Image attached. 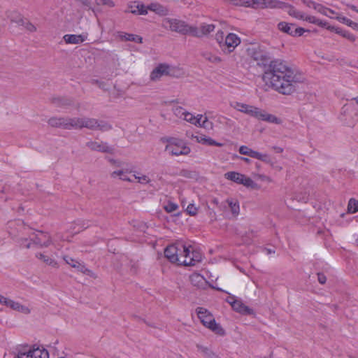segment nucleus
<instances>
[{
	"label": "nucleus",
	"mask_w": 358,
	"mask_h": 358,
	"mask_svg": "<svg viewBox=\"0 0 358 358\" xmlns=\"http://www.w3.org/2000/svg\"><path fill=\"white\" fill-rule=\"evenodd\" d=\"M248 52L257 65L266 66L268 64L263 75V80L278 93L290 95L296 90V85L303 81L301 74L286 61H270L268 53L259 48L249 49Z\"/></svg>",
	"instance_id": "1"
},
{
	"label": "nucleus",
	"mask_w": 358,
	"mask_h": 358,
	"mask_svg": "<svg viewBox=\"0 0 358 358\" xmlns=\"http://www.w3.org/2000/svg\"><path fill=\"white\" fill-rule=\"evenodd\" d=\"M189 248L182 243H176L168 245L165 248L164 256L172 263H177L179 265L184 266H194V261H198V259H194V257H192L189 259H185L182 260L179 258L178 252H182L183 255L186 256L190 253Z\"/></svg>",
	"instance_id": "2"
},
{
	"label": "nucleus",
	"mask_w": 358,
	"mask_h": 358,
	"mask_svg": "<svg viewBox=\"0 0 358 358\" xmlns=\"http://www.w3.org/2000/svg\"><path fill=\"white\" fill-rule=\"evenodd\" d=\"M198 317L201 322L207 328L210 329L214 333L223 336L225 334L224 330L220 324L216 323L212 314L206 308L198 307L196 310Z\"/></svg>",
	"instance_id": "3"
},
{
	"label": "nucleus",
	"mask_w": 358,
	"mask_h": 358,
	"mask_svg": "<svg viewBox=\"0 0 358 358\" xmlns=\"http://www.w3.org/2000/svg\"><path fill=\"white\" fill-rule=\"evenodd\" d=\"M17 353L15 358H49V353L47 350L34 345L27 349V347L17 350Z\"/></svg>",
	"instance_id": "4"
},
{
	"label": "nucleus",
	"mask_w": 358,
	"mask_h": 358,
	"mask_svg": "<svg viewBox=\"0 0 358 358\" xmlns=\"http://www.w3.org/2000/svg\"><path fill=\"white\" fill-rule=\"evenodd\" d=\"M169 144L165 148V151L169 152L171 155H187L191 150L185 143L179 139L169 138Z\"/></svg>",
	"instance_id": "5"
},
{
	"label": "nucleus",
	"mask_w": 358,
	"mask_h": 358,
	"mask_svg": "<svg viewBox=\"0 0 358 358\" xmlns=\"http://www.w3.org/2000/svg\"><path fill=\"white\" fill-rule=\"evenodd\" d=\"M87 128L91 130L107 131L112 129V125L103 120L87 117H81V129Z\"/></svg>",
	"instance_id": "6"
},
{
	"label": "nucleus",
	"mask_w": 358,
	"mask_h": 358,
	"mask_svg": "<svg viewBox=\"0 0 358 358\" xmlns=\"http://www.w3.org/2000/svg\"><path fill=\"white\" fill-rule=\"evenodd\" d=\"M164 26L165 27L169 26V29L172 31H175L182 35H191L192 26L187 24L185 21L178 19L166 18L164 20Z\"/></svg>",
	"instance_id": "7"
},
{
	"label": "nucleus",
	"mask_w": 358,
	"mask_h": 358,
	"mask_svg": "<svg viewBox=\"0 0 358 358\" xmlns=\"http://www.w3.org/2000/svg\"><path fill=\"white\" fill-rule=\"evenodd\" d=\"M238 152L241 155L249 156L250 157L259 159L266 164H273L272 159L268 154L260 153L249 148L246 145H241L238 149Z\"/></svg>",
	"instance_id": "8"
},
{
	"label": "nucleus",
	"mask_w": 358,
	"mask_h": 358,
	"mask_svg": "<svg viewBox=\"0 0 358 358\" xmlns=\"http://www.w3.org/2000/svg\"><path fill=\"white\" fill-rule=\"evenodd\" d=\"M215 26L213 24L201 23L199 27L192 26L191 36L202 38L214 31Z\"/></svg>",
	"instance_id": "9"
},
{
	"label": "nucleus",
	"mask_w": 358,
	"mask_h": 358,
	"mask_svg": "<svg viewBox=\"0 0 358 358\" xmlns=\"http://www.w3.org/2000/svg\"><path fill=\"white\" fill-rule=\"evenodd\" d=\"M0 303L14 310H17L18 312L29 314L30 313V310L28 307L20 304L18 302H15L8 298L5 296H1L0 298Z\"/></svg>",
	"instance_id": "10"
},
{
	"label": "nucleus",
	"mask_w": 358,
	"mask_h": 358,
	"mask_svg": "<svg viewBox=\"0 0 358 358\" xmlns=\"http://www.w3.org/2000/svg\"><path fill=\"white\" fill-rule=\"evenodd\" d=\"M240 38L238 37L236 34L230 33L226 36L224 39L222 50L226 52V49H227V52L231 53L234 51L235 48L240 44Z\"/></svg>",
	"instance_id": "11"
},
{
	"label": "nucleus",
	"mask_w": 358,
	"mask_h": 358,
	"mask_svg": "<svg viewBox=\"0 0 358 358\" xmlns=\"http://www.w3.org/2000/svg\"><path fill=\"white\" fill-rule=\"evenodd\" d=\"M86 146L93 151H98L104 153H110L113 154L114 152V148L106 142H96V141H88L86 143Z\"/></svg>",
	"instance_id": "12"
},
{
	"label": "nucleus",
	"mask_w": 358,
	"mask_h": 358,
	"mask_svg": "<svg viewBox=\"0 0 358 358\" xmlns=\"http://www.w3.org/2000/svg\"><path fill=\"white\" fill-rule=\"evenodd\" d=\"M33 243L40 247H48L51 243V237L48 233L38 231V234L31 239Z\"/></svg>",
	"instance_id": "13"
},
{
	"label": "nucleus",
	"mask_w": 358,
	"mask_h": 358,
	"mask_svg": "<svg viewBox=\"0 0 358 358\" xmlns=\"http://www.w3.org/2000/svg\"><path fill=\"white\" fill-rule=\"evenodd\" d=\"M50 102L56 107L67 108L73 105L74 101L67 96H55L51 98Z\"/></svg>",
	"instance_id": "14"
},
{
	"label": "nucleus",
	"mask_w": 358,
	"mask_h": 358,
	"mask_svg": "<svg viewBox=\"0 0 358 358\" xmlns=\"http://www.w3.org/2000/svg\"><path fill=\"white\" fill-rule=\"evenodd\" d=\"M170 66L166 64H159L150 74V78L152 80H157L160 78L162 76H167L170 74L169 72Z\"/></svg>",
	"instance_id": "15"
},
{
	"label": "nucleus",
	"mask_w": 358,
	"mask_h": 358,
	"mask_svg": "<svg viewBox=\"0 0 358 358\" xmlns=\"http://www.w3.org/2000/svg\"><path fill=\"white\" fill-rule=\"evenodd\" d=\"M234 108L238 111L250 115L254 117H256L259 110V108L239 102H236Z\"/></svg>",
	"instance_id": "16"
},
{
	"label": "nucleus",
	"mask_w": 358,
	"mask_h": 358,
	"mask_svg": "<svg viewBox=\"0 0 358 358\" xmlns=\"http://www.w3.org/2000/svg\"><path fill=\"white\" fill-rule=\"evenodd\" d=\"M234 303L231 306L234 310L245 315H251L254 314V310L245 306L241 300L237 299L233 301Z\"/></svg>",
	"instance_id": "17"
},
{
	"label": "nucleus",
	"mask_w": 358,
	"mask_h": 358,
	"mask_svg": "<svg viewBox=\"0 0 358 358\" xmlns=\"http://www.w3.org/2000/svg\"><path fill=\"white\" fill-rule=\"evenodd\" d=\"M129 12L136 15H146L148 8L145 5L138 1H134L129 5Z\"/></svg>",
	"instance_id": "18"
},
{
	"label": "nucleus",
	"mask_w": 358,
	"mask_h": 358,
	"mask_svg": "<svg viewBox=\"0 0 358 358\" xmlns=\"http://www.w3.org/2000/svg\"><path fill=\"white\" fill-rule=\"evenodd\" d=\"M63 38L66 43L80 44L86 40L87 36L83 34H66Z\"/></svg>",
	"instance_id": "19"
},
{
	"label": "nucleus",
	"mask_w": 358,
	"mask_h": 358,
	"mask_svg": "<svg viewBox=\"0 0 358 358\" xmlns=\"http://www.w3.org/2000/svg\"><path fill=\"white\" fill-rule=\"evenodd\" d=\"M256 118L258 120L266 121L268 122L278 124L279 120L277 117L273 115L266 113L264 110L259 108Z\"/></svg>",
	"instance_id": "20"
},
{
	"label": "nucleus",
	"mask_w": 358,
	"mask_h": 358,
	"mask_svg": "<svg viewBox=\"0 0 358 358\" xmlns=\"http://www.w3.org/2000/svg\"><path fill=\"white\" fill-rule=\"evenodd\" d=\"M66 129H81V117H66Z\"/></svg>",
	"instance_id": "21"
},
{
	"label": "nucleus",
	"mask_w": 358,
	"mask_h": 358,
	"mask_svg": "<svg viewBox=\"0 0 358 358\" xmlns=\"http://www.w3.org/2000/svg\"><path fill=\"white\" fill-rule=\"evenodd\" d=\"M66 117H52L48 120V123L52 127L66 129Z\"/></svg>",
	"instance_id": "22"
},
{
	"label": "nucleus",
	"mask_w": 358,
	"mask_h": 358,
	"mask_svg": "<svg viewBox=\"0 0 358 358\" xmlns=\"http://www.w3.org/2000/svg\"><path fill=\"white\" fill-rule=\"evenodd\" d=\"M327 29L331 31H334L337 34L342 36L343 37L348 39L351 42H354L356 40V37L353 34H352L348 31L343 30L339 27H336L334 26H328Z\"/></svg>",
	"instance_id": "23"
},
{
	"label": "nucleus",
	"mask_w": 358,
	"mask_h": 358,
	"mask_svg": "<svg viewBox=\"0 0 358 358\" xmlns=\"http://www.w3.org/2000/svg\"><path fill=\"white\" fill-rule=\"evenodd\" d=\"M189 280L192 285L199 288L203 287L206 284L205 278L201 275L196 273L189 276Z\"/></svg>",
	"instance_id": "24"
},
{
	"label": "nucleus",
	"mask_w": 358,
	"mask_h": 358,
	"mask_svg": "<svg viewBox=\"0 0 358 358\" xmlns=\"http://www.w3.org/2000/svg\"><path fill=\"white\" fill-rule=\"evenodd\" d=\"M226 179L231 180L237 184H241L244 175L235 171H229L224 174Z\"/></svg>",
	"instance_id": "25"
},
{
	"label": "nucleus",
	"mask_w": 358,
	"mask_h": 358,
	"mask_svg": "<svg viewBox=\"0 0 358 358\" xmlns=\"http://www.w3.org/2000/svg\"><path fill=\"white\" fill-rule=\"evenodd\" d=\"M285 2L278 0H264V8H284Z\"/></svg>",
	"instance_id": "26"
},
{
	"label": "nucleus",
	"mask_w": 358,
	"mask_h": 358,
	"mask_svg": "<svg viewBox=\"0 0 358 358\" xmlns=\"http://www.w3.org/2000/svg\"><path fill=\"white\" fill-rule=\"evenodd\" d=\"M286 6L283 8L287 10V13L296 19L302 20L304 18V13L295 9L294 6L285 3Z\"/></svg>",
	"instance_id": "27"
},
{
	"label": "nucleus",
	"mask_w": 358,
	"mask_h": 358,
	"mask_svg": "<svg viewBox=\"0 0 358 358\" xmlns=\"http://www.w3.org/2000/svg\"><path fill=\"white\" fill-rule=\"evenodd\" d=\"M120 37L122 40L125 41H133L138 43H143V38L136 34L122 33L120 35Z\"/></svg>",
	"instance_id": "28"
},
{
	"label": "nucleus",
	"mask_w": 358,
	"mask_h": 358,
	"mask_svg": "<svg viewBox=\"0 0 358 358\" xmlns=\"http://www.w3.org/2000/svg\"><path fill=\"white\" fill-rule=\"evenodd\" d=\"M148 10H150L152 11L155 12L156 13L160 15H166L167 14L168 10L164 6L159 4V3H151L147 7Z\"/></svg>",
	"instance_id": "29"
},
{
	"label": "nucleus",
	"mask_w": 358,
	"mask_h": 358,
	"mask_svg": "<svg viewBox=\"0 0 358 358\" xmlns=\"http://www.w3.org/2000/svg\"><path fill=\"white\" fill-rule=\"evenodd\" d=\"M294 26V24H289L285 22H280L278 24V29L289 35H290V33H293Z\"/></svg>",
	"instance_id": "30"
},
{
	"label": "nucleus",
	"mask_w": 358,
	"mask_h": 358,
	"mask_svg": "<svg viewBox=\"0 0 358 358\" xmlns=\"http://www.w3.org/2000/svg\"><path fill=\"white\" fill-rule=\"evenodd\" d=\"M197 141L200 143L208 145H214L217 147H222L223 145L222 143H218L215 140L212 139L211 138H208L206 136H200L199 138H197Z\"/></svg>",
	"instance_id": "31"
},
{
	"label": "nucleus",
	"mask_w": 358,
	"mask_h": 358,
	"mask_svg": "<svg viewBox=\"0 0 358 358\" xmlns=\"http://www.w3.org/2000/svg\"><path fill=\"white\" fill-rule=\"evenodd\" d=\"M196 348L200 352H201L203 354V355H205L208 358H219V357L214 352H213L210 349H209L207 347H204L201 345H197Z\"/></svg>",
	"instance_id": "32"
},
{
	"label": "nucleus",
	"mask_w": 358,
	"mask_h": 358,
	"mask_svg": "<svg viewBox=\"0 0 358 358\" xmlns=\"http://www.w3.org/2000/svg\"><path fill=\"white\" fill-rule=\"evenodd\" d=\"M179 175L186 178L189 179H197L199 177V174L196 171L189 170V169H182L180 170Z\"/></svg>",
	"instance_id": "33"
},
{
	"label": "nucleus",
	"mask_w": 358,
	"mask_h": 358,
	"mask_svg": "<svg viewBox=\"0 0 358 358\" xmlns=\"http://www.w3.org/2000/svg\"><path fill=\"white\" fill-rule=\"evenodd\" d=\"M226 202L228 203L229 207L232 213V214L235 216H237L239 214V203L238 201H234V199H227Z\"/></svg>",
	"instance_id": "34"
},
{
	"label": "nucleus",
	"mask_w": 358,
	"mask_h": 358,
	"mask_svg": "<svg viewBox=\"0 0 358 358\" xmlns=\"http://www.w3.org/2000/svg\"><path fill=\"white\" fill-rule=\"evenodd\" d=\"M36 257L43 262H44L46 264L52 266L53 267H57V263L54 259H51L48 256H46L42 253L36 254Z\"/></svg>",
	"instance_id": "35"
},
{
	"label": "nucleus",
	"mask_w": 358,
	"mask_h": 358,
	"mask_svg": "<svg viewBox=\"0 0 358 358\" xmlns=\"http://www.w3.org/2000/svg\"><path fill=\"white\" fill-rule=\"evenodd\" d=\"M110 176L111 178H115L116 177L119 176L120 177V179L123 180V181H128V182H133L134 180L130 179L127 176V171H115L113 172H112L110 173Z\"/></svg>",
	"instance_id": "36"
},
{
	"label": "nucleus",
	"mask_w": 358,
	"mask_h": 358,
	"mask_svg": "<svg viewBox=\"0 0 358 358\" xmlns=\"http://www.w3.org/2000/svg\"><path fill=\"white\" fill-rule=\"evenodd\" d=\"M8 17L12 22H15L18 25H20L21 23H23L24 17L17 12L10 13Z\"/></svg>",
	"instance_id": "37"
},
{
	"label": "nucleus",
	"mask_w": 358,
	"mask_h": 358,
	"mask_svg": "<svg viewBox=\"0 0 358 358\" xmlns=\"http://www.w3.org/2000/svg\"><path fill=\"white\" fill-rule=\"evenodd\" d=\"M348 211L350 213H355L358 211V201L355 199H350L348 205Z\"/></svg>",
	"instance_id": "38"
},
{
	"label": "nucleus",
	"mask_w": 358,
	"mask_h": 358,
	"mask_svg": "<svg viewBox=\"0 0 358 358\" xmlns=\"http://www.w3.org/2000/svg\"><path fill=\"white\" fill-rule=\"evenodd\" d=\"M338 20L341 22L352 27L353 29L358 31V23L352 21L349 18H348L346 17H339Z\"/></svg>",
	"instance_id": "39"
},
{
	"label": "nucleus",
	"mask_w": 358,
	"mask_h": 358,
	"mask_svg": "<svg viewBox=\"0 0 358 358\" xmlns=\"http://www.w3.org/2000/svg\"><path fill=\"white\" fill-rule=\"evenodd\" d=\"M202 56L205 58V59L213 62V63H219L221 62L220 57L213 55L211 52H206L202 53Z\"/></svg>",
	"instance_id": "40"
},
{
	"label": "nucleus",
	"mask_w": 358,
	"mask_h": 358,
	"mask_svg": "<svg viewBox=\"0 0 358 358\" xmlns=\"http://www.w3.org/2000/svg\"><path fill=\"white\" fill-rule=\"evenodd\" d=\"M243 182H242L241 185H243L247 187H250L252 189L257 188V184L255 182H254L251 178L246 177L245 175L243 178Z\"/></svg>",
	"instance_id": "41"
},
{
	"label": "nucleus",
	"mask_w": 358,
	"mask_h": 358,
	"mask_svg": "<svg viewBox=\"0 0 358 358\" xmlns=\"http://www.w3.org/2000/svg\"><path fill=\"white\" fill-rule=\"evenodd\" d=\"M264 0H249L248 7L252 8H264Z\"/></svg>",
	"instance_id": "42"
},
{
	"label": "nucleus",
	"mask_w": 358,
	"mask_h": 358,
	"mask_svg": "<svg viewBox=\"0 0 358 358\" xmlns=\"http://www.w3.org/2000/svg\"><path fill=\"white\" fill-rule=\"evenodd\" d=\"M20 25L24 27V28L30 32L36 31V27L27 19L24 18L23 23H21Z\"/></svg>",
	"instance_id": "43"
},
{
	"label": "nucleus",
	"mask_w": 358,
	"mask_h": 358,
	"mask_svg": "<svg viewBox=\"0 0 358 358\" xmlns=\"http://www.w3.org/2000/svg\"><path fill=\"white\" fill-rule=\"evenodd\" d=\"M74 268L84 274L90 275V273H92V271L90 269L87 268L83 264L79 262Z\"/></svg>",
	"instance_id": "44"
},
{
	"label": "nucleus",
	"mask_w": 358,
	"mask_h": 358,
	"mask_svg": "<svg viewBox=\"0 0 358 358\" xmlns=\"http://www.w3.org/2000/svg\"><path fill=\"white\" fill-rule=\"evenodd\" d=\"M178 208V206L173 202L169 201L166 206H164V210L167 213H173Z\"/></svg>",
	"instance_id": "45"
},
{
	"label": "nucleus",
	"mask_w": 358,
	"mask_h": 358,
	"mask_svg": "<svg viewBox=\"0 0 358 358\" xmlns=\"http://www.w3.org/2000/svg\"><path fill=\"white\" fill-rule=\"evenodd\" d=\"M186 212L188 215L194 216L197 214L198 208L194 203H189L186 208Z\"/></svg>",
	"instance_id": "46"
},
{
	"label": "nucleus",
	"mask_w": 358,
	"mask_h": 358,
	"mask_svg": "<svg viewBox=\"0 0 358 358\" xmlns=\"http://www.w3.org/2000/svg\"><path fill=\"white\" fill-rule=\"evenodd\" d=\"M182 115L184 116V119L192 123L195 124V122H198L197 120H196V117H194L192 113L189 112H182Z\"/></svg>",
	"instance_id": "47"
},
{
	"label": "nucleus",
	"mask_w": 358,
	"mask_h": 358,
	"mask_svg": "<svg viewBox=\"0 0 358 358\" xmlns=\"http://www.w3.org/2000/svg\"><path fill=\"white\" fill-rule=\"evenodd\" d=\"M63 259L67 264L70 265L73 268H74L78 262V260L74 259L67 255L64 256Z\"/></svg>",
	"instance_id": "48"
},
{
	"label": "nucleus",
	"mask_w": 358,
	"mask_h": 358,
	"mask_svg": "<svg viewBox=\"0 0 358 358\" xmlns=\"http://www.w3.org/2000/svg\"><path fill=\"white\" fill-rule=\"evenodd\" d=\"M314 9L320 13L328 16L327 8L324 7L323 5L317 3Z\"/></svg>",
	"instance_id": "49"
},
{
	"label": "nucleus",
	"mask_w": 358,
	"mask_h": 358,
	"mask_svg": "<svg viewBox=\"0 0 358 358\" xmlns=\"http://www.w3.org/2000/svg\"><path fill=\"white\" fill-rule=\"evenodd\" d=\"M307 31L303 28L301 27H296L294 29L293 33H290V36H300L303 34L304 32Z\"/></svg>",
	"instance_id": "50"
},
{
	"label": "nucleus",
	"mask_w": 358,
	"mask_h": 358,
	"mask_svg": "<svg viewBox=\"0 0 358 358\" xmlns=\"http://www.w3.org/2000/svg\"><path fill=\"white\" fill-rule=\"evenodd\" d=\"M134 179L137 180L138 182L141 184H147L148 183L150 180L147 176H136V175H134Z\"/></svg>",
	"instance_id": "51"
},
{
	"label": "nucleus",
	"mask_w": 358,
	"mask_h": 358,
	"mask_svg": "<svg viewBox=\"0 0 358 358\" xmlns=\"http://www.w3.org/2000/svg\"><path fill=\"white\" fill-rule=\"evenodd\" d=\"M202 115H199L197 117H196V120H197L198 122H195L194 124L206 127L207 126L206 125V123L208 122L207 117H205L203 120H202Z\"/></svg>",
	"instance_id": "52"
},
{
	"label": "nucleus",
	"mask_w": 358,
	"mask_h": 358,
	"mask_svg": "<svg viewBox=\"0 0 358 358\" xmlns=\"http://www.w3.org/2000/svg\"><path fill=\"white\" fill-rule=\"evenodd\" d=\"M249 0H233L232 4L234 6L248 7Z\"/></svg>",
	"instance_id": "53"
},
{
	"label": "nucleus",
	"mask_w": 358,
	"mask_h": 358,
	"mask_svg": "<svg viewBox=\"0 0 358 358\" xmlns=\"http://www.w3.org/2000/svg\"><path fill=\"white\" fill-rule=\"evenodd\" d=\"M97 5H106L109 7H113L115 3L111 0H96Z\"/></svg>",
	"instance_id": "54"
},
{
	"label": "nucleus",
	"mask_w": 358,
	"mask_h": 358,
	"mask_svg": "<svg viewBox=\"0 0 358 358\" xmlns=\"http://www.w3.org/2000/svg\"><path fill=\"white\" fill-rule=\"evenodd\" d=\"M303 20H306L310 23H312V24H317V20L318 18H317L315 16H312V15H307L306 16V15L304 14V18L302 19Z\"/></svg>",
	"instance_id": "55"
},
{
	"label": "nucleus",
	"mask_w": 358,
	"mask_h": 358,
	"mask_svg": "<svg viewBox=\"0 0 358 358\" xmlns=\"http://www.w3.org/2000/svg\"><path fill=\"white\" fill-rule=\"evenodd\" d=\"M215 39L217 43L221 45L224 41V33L222 31H218L215 34Z\"/></svg>",
	"instance_id": "56"
},
{
	"label": "nucleus",
	"mask_w": 358,
	"mask_h": 358,
	"mask_svg": "<svg viewBox=\"0 0 358 358\" xmlns=\"http://www.w3.org/2000/svg\"><path fill=\"white\" fill-rule=\"evenodd\" d=\"M317 275L318 282L320 284L324 285L327 281V278H326L325 275L322 273H317Z\"/></svg>",
	"instance_id": "57"
},
{
	"label": "nucleus",
	"mask_w": 358,
	"mask_h": 358,
	"mask_svg": "<svg viewBox=\"0 0 358 358\" xmlns=\"http://www.w3.org/2000/svg\"><path fill=\"white\" fill-rule=\"evenodd\" d=\"M76 1L80 2L84 6L88 8V9H90L93 12H94V9L91 7V3L89 0H76Z\"/></svg>",
	"instance_id": "58"
},
{
	"label": "nucleus",
	"mask_w": 358,
	"mask_h": 358,
	"mask_svg": "<svg viewBox=\"0 0 358 358\" xmlns=\"http://www.w3.org/2000/svg\"><path fill=\"white\" fill-rule=\"evenodd\" d=\"M302 2L303 4H305L306 6L309 8H315V5L317 4L316 2L311 1V0H302Z\"/></svg>",
	"instance_id": "59"
},
{
	"label": "nucleus",
	"mask_w": 358,
	"mask_h": 358,
	"mask_svg": "<svg viewBox=\"0 0 358 358\" xmlns=\"http://www.w3.org/2000/svg\"><path fill=\"white\" fill-rule=\"evenodd\" d=\"M20 247L29 248L31 247V243L28 242V239L24 238L20 241Z\"/></svg>",
	"instance_id": "60"
},
{
	"label": "nucleus",
	"mask_w": 358,
	"mask_h": 358,
	"mask_svg": "<svg viewBox=\"0 0 358 358\" xmlns=\"http://www.w3.org/2000/svg\"><path fill=\"white\" fill-rule=\"evenodd\" d=\"M182 112L185 111L182 107L178 106L174 109V113L176 114V115L179 117H182L183 115Z\"/></svg>",
	"instance_id": "61"
},
{
	"label": "nucleus",
	"mask_w": 358,
	"mask_h": 358,
	"mask_svg": "<svg viewBox=\"0 0 358 358\" xmlns=\"http://www.w3.org/2000/svg\"><path fill=\"white\" fill-rule=\"evenodd\" d=\"M237 300L236 297L234 295L229 294L226 299V301L229 303L231 306L234 303L233 301H236Z\"/></svg>",
	"instance_id": "62"
},
{
	"label": "nucleus",
	"mask_w": 358,
	"mask_h": 358,
	"mask_svg": "<svg viewBox=\"0 0 358 358\" xmlns=\"http://www.w3.org/2000/svg\"><path fill=\"white\" fill-rule=\"evenodd\" d=\"M317 25H318L319 27H324L327 29V27L329 26L328 25V23L325 21H322L320 19L317 20Z\"/></svg>",
	"instance_id": "63"
},
{
	"label": "nucleus",
	"mask_w": 358,
	"mask_h": 358,
	"mask_svg": "<svg viewBox=\"0 0 358 358\" xmlns=\"http://www.w3.org/2000/svg\"><path fill=\"white\" fill-rule=\"evenodd\" d=\"M108 161L111 164H113V165H115L118 167L121 166V162L117 161V160H115L114 159H112V158H109L108 157L107 158Z\"/></svg>",
	"instance_id": "64"
}]
</instances>
